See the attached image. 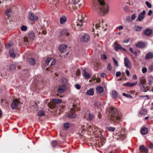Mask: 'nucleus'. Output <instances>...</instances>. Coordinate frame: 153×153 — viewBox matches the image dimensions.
Segmentation results:
<instances>
[{
  "instance_id": "obj_1",
  "label": "nucleus",
  "mask_w": 153,
  "mask_h": 153,
  "mask_svg": "<svg viewBox=\"0 0 153 153\" xmlns=\"http://www.w3.org/2000/svg\"><path fill=\"white\" fill-rule=\"evenodd\" d=\"M95 9L98 10L99 12L107 13L109 10L108 6L105 3L103 0H97L94 3Z\"/></svg>"
},
{
  "instance_id": "obj_2",
  "label": "nucleus",
  "mask_w": 153,
  "mask_h": 153,
  "mask_svg": "<svg viewBox=\"0 0 153 153\" xmlns=\"http://www.w3.org/2000/svg\"><path fill=\"white\" fill-rule=\"evenodd\" d=\"M118 111L116 108L111 107L109 111V116L111 121L114 123H118L120 119V117L117 115Z\"/></svg>"
},
{
  "instance_id": "obj_3",
  "label": "nucleus",
  "mask_w": 153,
  "mask_h": 153,
  "mask_svg": "<svg viewBox=\"0 0 153 153\" xmlns=\"http://www.w3.org/2000/svg\"><path fill=\"white\" fill-rule=\"evenodd\" d=\"M85 17V15L82 12H79L78 15V20L79 22L76 24L77 26H81L83 25L82 20Z\"/></svg>"
},
{
  "instance_id": "obj_4",
  "label": "nucleus",
  "mask_w": 153,
  "mask_h": 153,
  "mask_svg": "<svg viewBox=\"0 0 153 153\" xmlns=\"http://www.w3.org/2000/svg\"><path fill=\"white\" fill-rule=\"evenodd\" d=\"M19 101L17 99L13 100L11 104L12 109L13 110L16 109L19 106Z\"/></svg>"
},
{
  "instance_id": "obj_5",
  "label": "nucleus",
  "mask_w": 153,
  "mask_h": 153,
  "mask_svg": "<svg viewBox=\"0 0 153 153\" xmlns=\"http://www.w3.org/2000/svg\"><path fill=\"white\" fill-rule=\"evenodd\" d=\"M146 14V12L145 10H143L138 15L137 18L136 20L137 22H141L144 18L145 15Z\"/></svg>"
},
{
  "instance_id": "obj_6",
  "label": "nucleus",
  "mask_w": 153,
  "mask_h": 153,
  "mask_svg": "<svg viewBox=\"0 0 153 153\" xmlns=\"http://www.w3.org/2000/svg\"><path fill=\"white\" fill-rule=\"evenodd\" d=\"M114 48L117 51H118L119 49L122 51H126V49L125 48L122 47L121 45L118 44L117 42H116L114 44Z\"/></svg>"
},
{
  "instance_id": "obj_7",
  "label": "nucleus",
  "mask_w": 153,
  "mask_h": 153,
  "mask_svg": "<svg viewBox=\"0 0 153 153\" xmlns=\"http://www.w3.org/2000/svg\"><path fill=\"white\" fill-rule=\"evenodd\" d=\"M90 39L89 35L87 34H85L81 37L80 41L84 42H87Z\"/></svg>"
},
{
  "instance_id": "obj_8",
  "label": "nucleus",
  "mask_w": 153,
  "mask_h": 153,
  "mask_svg": "<svg viewBox=\"0 0 153 153\" xmlns=\"http://www.w3.org/2000/svg\"><path fill=\"white\" fill-rule=\"evenodd\" d=\"M124 63L125 66L127 68H130L131 65L129 59L126 57L124 58Z\"/></svg>"
},
{
  "instance_id": "obj_9",
  "label": "nucleus",
  "mask_w": 153,
  "mask_h": 153,
  "mask_svg": "<svg viewBox=\"0 0 153 153\" xmlns=\"http://www.w3.org/2000/svg\"><path fill=\"white\" fill-rule=\"evenodd\" d=\"M29 17L31 21H36L38 19V17L35 16L34 13L30 12L29 13Z\"/></svg>"
},
{
  "instance_id": "obj_10",
  "label": "nucleus",
  "mask_w": 153,
  "mask_h": 153,
  "mask_svg": "<svg viewBox=\"0 0 153 153\" xmlns=\"http://www.w3.org/2000/svg\"><path fill=\"white\" fill-rule=\"evenodd\" d=\"M66 88V87L65 85H60L58 88L57 92L59 93H63L65 92Z\"/></svg>"
},
{
  "instance_id": "obj_11",
  "label": "nucleus",
  "mask_w": 153,
  "mask_h": 153,
  "mask_svg": "<svg viewBox=\"0 0 153 153\" xmlns=\"http://www.w3.org/2000/svg\"><path fill=\"white\" fill-rule=\"evenodd\" d=\"M59 48L62 53H65L67 51V46L65 45H62L59 46Z\"/></svg>"
},
{
  "instance_id": "obj_12",
  "label": "nucleus",
  "mask_w": 153,
  "mask_h": 153,
  "mask_svg": "<svg viewBox=\"0 0 153 153\" xmlns=\"http://www.w3.org/2000/svg\"><path fill=\"white\" fill-rule=\"evenodd\" d=\"M139 149L142 153H148V149L145 147L143 145H142L140 146Z\"/></svg>"
},
{
  "instance_id": "obj_13",
  "label": "nucleus",
  "mask_w": 153,
  "mask_h": 153,
  "mask_svg": "<svg viewBox=\"0 0 153 153\" xmlns=\"http://www.w3.org/2000/svg\"><path fill=\"white\" fill-rule=\"evenodd\" d=\"M137 83V82H136L133 83H131L130 82H128L126 83L123 84V85L127 87H132L135 85Z\"/></svg>"
},
{
  "instance_id": "obj_14",
  "label": "nucleus",
  "mask_w": 153,
  "mask_h": 153,
  "mask_svg": "<svg viewBox=\"0 0 153 153\" xmlns=\"http://www.w3.org/2000/svg\"><path fill=\"white\" fill-rule=\"evenodd\" d=\"M67 21V18L65 16H63L59 19L60 23L61 25L65 24Z\"/></svg>"
},
{
  "instance_id": "obj_15",
  "label": "nucleus",
  "mask_w": 153,
  "mask_h": 153,
  "mask_svg": "<svg viewBox=\"0 0 153 153\" xmlns=\"http://www.w3.org/2000/svg\"><path fill=\"white\" fill-rule=\"evenodd\" d=\"M75 110H74L73 108H72L71 110V112L69 113L67 115V116L69 118H74L76 117V115L74 113V111Z\"/></svg>"
},
{
  "instance_id": "obj_16",
  "label": "nucleus",
  "mask_w": 153,
  "mask_h": 153,
  "mask_svg": "<svg viewBox=\"0 0 153 153\" xmlns=\"http://www.w3.org/2000/svg\"><path fill=\"white\" fill-rule=\"evenodd\" d=\"M12 13V10L10 8L7 9L5 11V14L8 18L11 16Z\"/></svg>"
},
{
  "instance_id": "obj_17",
  "label": "nucleus",
  "mask_w": 153,
  "mask_h": 153,
  "mask_svg": "<svg viewBox=\"0 0 153 153\" xmlns=\"http://www.w3.org/2000/svg\"><path fill=\"white\" fill-rule=\"evenodd\" d=\"M136 46L140 48H142L144 47L145 46V44L143 42H140L135 44Z\"/></svg>"
},
{
  "instance_id": "obj_18",
  "label": "nucleus",
  "mask_w": 153,
  "mask_h": 153,
  "mask_svg": "<svg viewBox=\"0 0 153 153\" xmlns=\"http://www.w3.org/2000/svg\"><path fill=\"white\" fill-rule=\"evenodd\" d=\"M28 37L31 39L33 40L35 38L34 33L32 32H30L28 33Z\"/></svg>"
},
{
  "instance_id": "obj_19",
  "label": "nucleus",
  "mask_w": 153,
  "mask_h": 153,
  "mask_svg": "<svg viewBox=\"0 0 153 153\" xmlns=\"http://www.w3.org/2000/svg\"><path fill=\"white\" fill-rule=\"evenodd\" d=\"M146 81L144 77H141L140 79V82L139 83V85L143 84H146Z\"/></svg>"
},
{
  "instance_id": "obj_20",
  "label": "nucleus",
  "mask_w": 153,
  "mask_h": 153,
  "mask_svg": "<svg viewBox=\"0 0 153 153\" xmlns=\"http://www.w3.org/2000/svg\"><path fill=\"white\" fill-rule=\"evenodd\" d=\"M152 32V30L149 29H146L144 32V34L147 36H149Z\"/></svg>"
},
{
  "instance_id": "obj_21",
  "label": "nucleus",
  "mask_w": 153,
  "mask_h": 153,
  "mask_svg": "<svg viewBox=\"0 0 153 153\" xmlns=\"http://www.w3.org/2000/svg\"><path fill=\"white\" fill-rule=\"evenodd\" d=\"M140 132L142 134L145 135L148 132V129L147 128L143 127L141 129Z\"/></svg>"
},
{
  "instance_id": "obj_22",
  "label": "nucleus",
  "mask_w": 153,
  "mask_h": 153,
  "mask_svg": "<svg viewBox=\"0 0 153 153\" xmlns=\"http://www.w3.org/2000/svg\"><path fill=\"white\" fill-rule=\"evenodd\" d=\"M94 90L93 88H91L88 90L86 93L88 95H93L94 94Z\"/></svg>"
},
{
  "instance_id": "obj_23",
  "label": "nucleus",
  "mask_w": 153,
  "mask_h": 153,
  "mask_svg": "<svg viewBox=\"0 0 153 153\" xmlns=\"http://www.w3.org/2000/svg\"><path fill=\"white\" fill-rule=\"evenodd\" d=\"M82 74L83 76L86 79H89L91 77L90 75L88 73H87L85 70H83Z\"/></svg>"
},
{
  "instance_id": "obj_24",
  "label": "nucleus",
  "mask_w": 153,
  "mask_h": 153,
  "mask_svg": "<svg viewBox=\"0 0 153 153\" xmlns=\"http://www.w3.org/2000/svg\"><path fill=\"white\" fill-rule=\"evenodd\" d=\"M27 61L31 65H34L36 63L35 61L33 58H29L27 59Z\"/></svg>"
},
{
  "instance_id": "obj_25",
  "label": "nucleus",
  "mask_w": 153,
  "mask_h": 153,
  "mask_svg": "<svg viewBox=\"0 0 153 153\" xmlns=\"http://www.w3.org/2000/svg\"><path fill=\"white\" fill-rule=\"evenodd\" d=\"M51 61H52V62L51 63L50 66H53L56 64V61L55 59H53L52 58H48V63Z\"/></svg>"
},
{
  "instance_id": "obj_26",
  "label": "nucleus",
  "mask_w": 153,
  "mask_h": 153,
  "mask_svg": "<svg viewBox=\"0 0 153 153\" xmlns=\"http://www.w3.org/2000/svg\"><path fill=\"white\" fill-rule=\"evenodd\" d=\"M10 56L12 57H14L15 56V53H14V50L13 49H10L9 51Z\"/></svg>"
},
{
  "instance_id": "obj_27",
  "label": "nucleus",
  "mask_w": 153,
  "mask_h": 153,
  "mask_svg": "<svg viewBox=\"0 0 153 153\" xmlns=\"http://www.w3.org/2000/svg\"><path fill=\"white\" fill-rule=\"evenodd\" d=\"M52 101L54 103L58 104L62 102V100L61 99H53Z\"/></svg>"
},
{
  "instance_id": "obj_28",
  "label": "nucleus",
  "mask_w": 153,
  "mask_h": 153,
  "mask_svg": "<svg viewBox=\"0 0 153 153\" xmlns=\"http://www.w3.org/2000/svg\"><path fill=\"white\" fill-rule=\"evenodd\" d=\"M146 84H143L141 85H139V86L140 87V88L141 90L143 92H146L147 91V90L146 89Z\"/></svg>"
},
{
  "instance_id": "obj_29",
  "label": "nucleus",
  "mask_w": 153,
  "mask_h": 153,
  "mask_svg": "<svg viewBox=\"0 0 153 153\" xmlns=\"http://www.w3.org/2000/svg\"><path fill=\"white\" fill-rule=\"evenodd\" d=\"M97 92L101 93L103 91V88L101 86H98L96 88Z\"/></svg>"
},
{
  "instance_id": "obj_30",
  "label": "nucleus",
  "mask_w": 153,
  "mask_h": 153,
  "mask_svg": "<svg viewBox=\"0 0 153 153\" xmlns=\"http://www.w3.org/2000/svg\"><path fill=\"white\" fill-rule=\"evenodd\" d=\"M56 106V104L53 103L52 101V102L48 103V107L51 109H53Z\"/></svg>"
},
{
  "instance_id": "obj_31",
  "label": "nucleus",
  "mask_w": 153,
  "mask_h": 153,
  "mask_svg": "<svg viewBox=\"0 0 153 153\" xmlns=\"http://www.w3.org/2000/svg\"><path fill=\"white\" fill-rule=\"evenodd\" d=\"M135 30L138 32L141 31L143 29V27H142L138 26L137 25H135Z\"/></svg>"
},
{
  "instance_id": "obj_32",
  "label": "nucleus",
  "mask_w": 153,
  "mask_h": 153,
  "mask_svg": "<svg viewBox=\"0 0 153 153\" xmlns=\"http://www.w3.org/2000/svg\"><path fill=\"white\" fill-rule=\"evenodd\" d=\"M153 57V54L151 52L148 53L146 56V59H150L152 58Z\"/></svg>"
},
{
  "instance_id": "obj_33",
  "label": "nucleus",
  "mask_w": 153,
  "mask_h": 153,
  "mask_svg": "<svg viewBox=\"0 0 153 153\" xmlns=\"http://www.w3.org/2000/svg\"><path fill=\"white\" fill-rule=\"evenodd\" d=\"M67 33V35L68 36H69V33H67V30L65 29H64L62 30L60 33V34L62 36L65 34Z\"/></svg>"
},
{
  "instance_id": "obj_34",
  "label": "nucleus",
  "mask_w": 153,
  "mask_h": 153,
  "mask_svg": "<svg viewBox=\"0 0 153 153\" xmlns=\"http://www.w3.org/2000/svg\"><path fill=\"white\" fill-rule=\"evenodd\" d=\"M117 93L115 91H113L111 93V96L112 98H115L117 95Z\"/></svg>"
},
{
  "instance_id": "obj_35",
  "label": "nucleus",
  "mask_w": 153,
  "mask_h": 153,
  "mask_svg": "<svg viewBox=\"0 0 153 153\" xmlns=\"http://www.w3.org/2000/svg\"><path fill=\"white\" fill-rule=\"evenodd\" d=\"M147 113V111L145 109H141L139 112V114L141 115L146 114Z\"/></svg>"
},
{
  "instance_id": "obj_36",
  "label": "nucleus",
  "mask_w": 153,
  "mask_h": 153,
  "mask_svg": "<svg viewBox=\"0 0 153 153\" xmlns=\"http://www.w3.org/2000/svg\"><path fill=\"white\" fill-rule=\"evenodd\" d=\"M79 8H82L84 5V2L83 0H82L81 2L79 3L78 4H77Z\"/></svg>"
},
{
  "instance_id": "obj_37",
  "label": "nucleus",
  "mask_w": 153,
  "mask_h": 153,
  "mask_svg": "<svg viewBox=\"0 0 153 153\" xmlns=\"http://www.w3.org/2000/svg\"><path fill=\"white\" fill-rule=\"evenodd\" d=\"M38 115L39 116H42L45 115V112L43 111H41L38 112Z\"/></svg>"
},
{
  "instance_id": "obj_38",
  "label": "nucleus",
  "mask_w": 153,
  "mask_h": 153,
  "mask_svg": "<svg viewBox=\"0 0 153 153\" xmlns=\"http://www.w3.org/2000/svg\"><path fill=\"white\" fill-rule=\"evenodd\" d=\"M122 95L123 96L128 98L129 97L130 98H132V96L130 94H126V93H124Z\"/></svg>"
},
{
  "instance_id": "obj_39",
  "label": "nucleus",
  "mask_w": 153,
  "mask_h": 153,
  "mask_svg": "<svg viewBox=\"0 0 153 153\" xmlns=\"http://www.w3.org/2000/svg\"><path fill=\"white\" fill-rule=\"evenodd\" d=\"M89 120H92L94 117V115L92 114H89Z\"/></svg>"
},
{
  "instance_id": "obj_40",
  "label": "nucleus",
  "mask_w": 153,
  "mask_h": 153,
  "mask_svg": "<svg viewBox=\"0 0 153 153\" xmlns=\"http://www.w3.org/2000/svg\"><path fill=\"white\" fill-rule=\"evenodd\" d=\"M70 126V124L68 123H66L64 124V127L66 129H68Z\"/></svg>"
},
{
  "instance_id": "obj_41",
  "label": "nucleus",
  "mask_w": 153,
  "mask_h": 153,
  "mask_svg": "<svg viewBox=\"0 0 153 153\" xmlns=\"http://www.w3.org/2000/svg\"><path fill=\"white\" fill-rule=\"evenodd\" d=\"M57 144L56 141L55 140L52 141L51 142V145L54 148Z\"/></svg>"
},
{
  "instance_id": "obj_42",
  "label": "nucleus",
  "mask_w": 153,
  "mask_h": 153,
  "mask_svg": "<svg viewBox=\"0 0 153 153\" xmlns=\"http://www.w3.org/2000/svg\"><path fill=\"white\" fill-rule=\"evenodd\" d=\"M16 67V65L15 64H13L10 66V70H13L15 69Z\"/></svg>"
},
{
  "instance_id": "obj_43",
  "label": "nucleus",
  "mask_w": 153,
  "mask_h": 153,
  "mask_svg": "<svg viewBox=\"0 0 153 153\" xmlns=\"http://www.w3.org/2000/svg\"><path fill=\"white\" fill-rule=\"evenodd\" d=\"M137 16V15L136 13L132 14L131 15V19L132 20H134L135 19Z\"/></svg>"
},
{
  "instance_id": "obj_44",
  "label": "nucleus",
  "mask_w": 153,
  "mask_h": 153,
  "mask_svg": "<svg viewBox=\"0 0 153 153\" xmlns=\"http://www.w3.org/2000/svg\"><path fill=\"white\" fill-rule=\"evenodd\" d=\"M13 42H11L8 44L7 45H6V47L7 48H8L9 47H11L13 45Z\"/></svg>"
},
{
  "instance_id": "obj_45",
  "label": "nucleus",
  "mask_w": 153,
  "mask_h": 153,
  "mask_svg": "<svg viewBox=\"0 0 153 153\" xmlns=\"http://www.w3.org/2000/svg\"><path fill=\"white\" fill-rule=\"evenodd\" d=\"M27 29V27L25 25H22L21 27V30L22 31H25Z\"/></svg>"
},
{
  "instance_id": "obj_46",
  "label": "nucleus",
  "mask_w": 153,
  "mask_h": 153,
  "mask_svg": "<svg viewBox=\"0 0 153 153\" xmlns=\"http://www.w3.org/2000/svg\"><path fill=\"white\" fill-rule=\"evenodd\" d=\"M80 0H74L73 3L74 5H77L80 2Z\"/></svg>"
},
{
  "instance_id": "obj_47",
  "label": "nucleus",
  "mask_w": 153,
  "mask_h": 153,
  "mask_svg": "<svg viewBox=\"0 0 153 153\" xmlns=\"http://www.w3.org/2000/svg\"><path fill=\"white\" fill-rule=\"evenodd\" d=\"M107 130L109 131H113L115 130V128L113 127H109L107 128Z\"/></svg>"
},
{
  "instance_id": "obj_48",
  "label": "nucleus",
  "mask_w": 153,
  "mask_h": 153,
  "mask_svg": "<svg viewBox=\"0 0 153 153\" xmlns=\"http://www.w3.org/2000/svg\"><path fill=\"white\" fill-rule=\"evenodd\" d=\"M112 59L113 60V62L114 63V64L116 65V66H118V63L117 60L115 59L114 57H113L112 58Z\"/></svg>"
},
{
  "instance_id": "obj_49",
  "label": "nucleus",
  "mask_w": 153,
  "mask_h": 153,
  "mask_svg": "<svg viewBox=\"0 0 153 153\" xmlns=\"http://www.w3.org/2000/svg\"><path fill=\"white\" fill-rule=\"evenodd\" d=\"M146 4L147 6L149 8H151L152 7V5L150 3H149L148 1H146Z\"/></svg>"
},
{
  "instance_id": "obj_50",
  "label": "nucleus",
  "mask_w": 153,
  "mask_h": 153,
  "mask_svg": "<svg viewBox=\"0 0 153 153\" xmlns=\"http://www.w3.org/2000/svg\"><path fill=\"white\" fill-rule=\"evenodd\" d=\"M61 80L63 82L64 84H66L67 83V79L63 77L62 78Z\"/></svg>"
},
{
  "instance_id": "obj_51",
  "label": "nucleus",
  "mask_w": 153,
  "mask_h": 153,
  "mask_svg": "<svg viewBox=\"0 0 153 153\" xmlns=\"http://www.w3.org/2000/svg\"><path fill=\"white\" fill-rule=\"evenodd\" d=\"M107 69L109 71H111L112 69V68L110 64H108L107 66Z\"/></svg>"
},
{
  "instance_id": "obj_52",
  "label": "nucleus",
  "mask_w": 153,
  "mask_h": 153,
  "mask_svg": "<svg viewBox=\"0 0 153 153\" xmlns=\"http://www.w3.org/2000/svg\"><path fill=\"white\" fill-rule=\"evenodd\" d=\"M149 70L150 72H152L153 70V65H150L149 68Z\"/></svg>"
},
{
  "instance_id": "obj_53",
  "label": "nucleus",
  "mask_w": 153,
  "mask_h": 153,
  "mask_svg": "<svg viewBox=\"0 0 153 153\" xmlns=\"http://www.w3.org/2000/svg\"><path fill=\"white\" fill-rule=\"evenodd\" d=\"M80 74V71L79 69H77L76 72V76H79Z\"/></svg>"
},
{
  "instance_id": "obj_54",
  "label": "nucleus",
  "mask_w": 153,
  "mask_h": 153,
  "mask_svg": "<svg viewBox=\"0 0 153 153\" xmlns=\"http://www.w3.org/2000/svg\"><path fill=\"white\" fill-rule=\"evenodd\" d=\"M101 56L102 57V58L104 60H106L107 58V56L105 54H103L102 55H101Z\"/></svg>"
},
{
  "instance_id": "obj_55",
  "label": "nucleus",
  "mask_w": 153,
  "mask_h": 153,
  "mask_svg": "<svg viewBox=\"0 0 153 153\" xmlns=\"http://www.w3.org/2000/svg\"><path fill=\"white\" fill-rule=\"evenodd\" d=\"M142 71L143 73H145L147 71V69L146 68H143L142 69Z\"/></svg>"
},
{
  "instance_id": "obj_56",
  "label": "nucleus",
  "mask_w": 153,
  "mask_h": 153,
  "mask_svg": "<svg viewBox=\"0 0 153 153\" xmlns=\"http://www.w3.org/2000/svg\"><path fill=\"white\" fill-rule=\"evenodd\" d=\"M121 74V72L120 71H118L116 73V76L117 77H118V76H120Z\"/></svg>"
},
{
  "instance_id": "obj_57",
  "label": "nucleus",
  "mask_w": 153,
  "mask_h": 153,
  "mask_svg": "<svg viewBox=\"0 0 153 153\" xmlns=\"http://www.w3.org/2000/svg\"><path fill=\"white\" fill-rule=\"evenodd\" d=\"M75 87H76V89H80L81 88L80 85L78 84L76 85Z\"/></svg>"
},
{
  "instance_id": "obj_58",
  "label": "nucleus",
  "mask_w": 153,
  "mask_h": 153,
  "mask_svg": "<svg viewBox=\"0 0 153 153\" xmlns=\"http://www.w3.org/2000/svg\"><path fill=\"white\" fill-rule=\"evenodd\" d=\"M101 76L103 78H105L106 76V75L104 73H102L101 74Z\"/></svg>"
},
{
  "instance_id": "obj_59",
  "label": "nucleus",
  "mask_w": 153,
  "mask_h": 153,
  "mask_svg": "<svg viewBox=\"0 0 153 153\" xmlns=\"http://www.w3.org/2000/svg\"><path fill=\"white\" fill-rule=\"evenodd\" d=\"M126 72L127 76H129L130 75V72L128 70H126Z\"/></svg>"
},
{
  "instance_id": "obj_60",
  "label": "nucleus",
  "mask_w": 153,
  "mask_h": 153,
  "mask_svg": "<svg viewBox=\"0 0 153 153\" xmlns=\"http://www.w3.org/2000/svg\"><path fill=\"white\" fill-rule=\"evenodd\" d=\"M152 10H150L149 11V12L148 13V15L149 16H150L152 14Z\"/></svg>"
},
{
  "instance_id": "obj_61",
  "label": "nucleus",
  "mask_w": 153,
  "mask_h": 153,
  "mask_svg": "<svg viewBox=\"0 0 153 153\" xmlns=\"http://www.w3.org/2000/svg\"><path fill=\"white\" fill-rule=\"evenodd\" d=\"M129 50L131 51V52L132 53H134V52L133 51V48H129Z\"/></svg>"
},
{
  "instance_id": "obj_62",
  "label": "nucleus",
  "mask_w": 153,
  "mask_h": 153,
  "mask_svg": "<svg viewBox=\"0 0 153 153\" xmlns=\"http://www.w3.org/2000/svg\"><path fill=\"white\" fill-rule=\"evenodd\" d=\"M149 148H150L151 149L153 148V144L152 143H150L149 146Z\"/></svg>"
},
{
  "instance_id": "obj_63",
  "label": "nucleus",
  "mask_w": 153,
  "mask_h": 153,
  "mask_svg": "<svg viewBox=\"0 0 153 153\" xmlns=\"http://www.w3.org/2000/svg\"><path fill=\"white\" fill-rule=\"evenodd\" d=\"M123 27L122 26H120L118 27V29L120 30L123 29Z\"/></svg>"
},
{
  "instance_id": "obj_64",
  "label": "nucleus",
  "mask_w": 153,
  "mask_h": 153,
  "mask_svg": "<svg viewBox=\"0 0 153 153\" xmlns=\"http://www.w3.org/2000/svg\"><path fill=\"white\" fill-rule=\"evenodd\" d=\"M129 41V39H127V40H124L123 41V42L124 43H128Z\"/></svg>"
}]
</instances>
